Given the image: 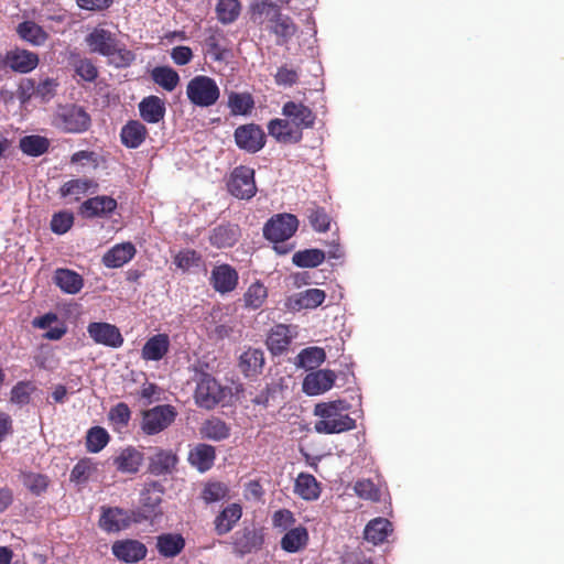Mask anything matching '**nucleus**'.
I'll use <instances>...</instances> for the list:
<instances>
[{"mask_svg":"<svg viewBox=\"0 0 564 564\" xmlns=\"http://www.w3.org/2000/svg\"><path fill=\"white\" fill-rule=\"evenodd\" d=\"M350 404L345 400L317 403L314 415L319 419L314 430L319 434H339L356 429V420L349 415Z\"/></svg>","mask_w":564,"mask_h":564,"instance_id":"obj_1","label":"nucleus"},{"mask_svg":"<svg viewBox=\"0 0 564 564\" xmlns=\"http://www.w3.org/2000/svg\"><path fill=\"white\" fill-rule=\"evenodd\" d=\"M86 43L91 53L109 57L118 68L129 67L135 61V54L120 44L115 33L104 28H95L86 36Z\"/></svg>","mask_w":564,"mask_h":564,"instance_id":"obj_2","label":"nucleus"},{"mask_svg":"<svg viewBox=\"0 0 564 564\" xmlns=\"http://www.w3.org/2000/svg\"><path fill=\"white\" fill-rule=\"evenodd\" d=\"M52 126L64 133L79 134L89 130L91 117L76 104L59 105L52 116Z\"/></svg>","mask_w":564,"mask_h":564,"instance_id":"obj_3","label":"nucleus"},{"mask_svg":"<svg viewBox=\"0 0 564 564\" xmlns=\"http://www.w3.org/2000/svg\"><path fill=\"white\" fill-rule=\"evenodd\" d=\"M299 219L289 213L272 216L263 226V236L267 240L274 242V250L280 254L289 253L293 246H280V242L289 240L299 228Z\"/></svg>","mask_w":564,"mask_h":564,"instance_id":"obj_4","label":"nucleus"},{"mask_svg":"<svg viewBox=\"0 0 564 564\" xmlns=\"http://www.w3.org/2000/svg\"><path fill=\"white\" fill-rule=\"evenodd\" d=\"M253 14L264 15L272 23L271 31L280 39L282 42H288L296 32V25L292 21V19L288 15H283L280 11V8L276 3L262 0L256 2L252 6Z\"/></svg>","mask_w":564,"mask_h":564,"instance_id":"obj_5","label":"nucleus"},{"mask_svg":"<svg viewBox=\"0 0 564 564\" xmlns=\"http://www.w3.org/2000/svg\"><path fill=\"white\" fill-rule=\"evenodd\" d=\"M188 100L197 107H210L217 102L220 96L216 80L205 75L193 77L186 86Z\"/></svg>","mask_w":564,"mask_h":564,"instance_id":"obj_6","label":"nucleus"},{"mask_svg":"<svg viewBox=\"0 0 564 564\" xmlns=\"http://www.w3.org/2000/svg\"><path fill=\"white\" fill-rule=\"evenodd\" d=\"M176 416L177 412L173 405H155L142 412L141 430L145 435H156L166 430Z\"/></svg>","mask_w":564,"mask_h":564,"instance_id":"obj_7","label":"nucleus"},{"mask_svg":"<svg viewBox=\"0 0 564 564\" xmlns=\"http://www.w3.org/2000/svg\"><path fill=\"white\" fill-rule=\"evenodd\" d=\"M228 192L239 199H251L257 193L254 170L239 165L232 170L227 182Z\"/></svg>","mask_w":564,"mask_h":564,"instance_id":"obj_8","label":"nucleus"},{"mask_svg":"<svg viewBox=\"0 0 564 564\" xmlns=\"http://www.w3.org/2000/svg\"><path fill=\"white\" fill-rule=\"evenodd\" d=\"M223 389L217 380L208 373H203L194 393L196 404L212 410L223 400Z\"/></svg>","mask_w":564,"mask_h":564,"instance_id":"obj_9","label":"nucleus"},{"mask_svg":"<svg viewBox=\"0 0 564 564\" xmlns=\"http://www.w3.org/2000/svg\"><path fill=\"white\" fill-rule=\"evenodd\" d=\"M137 514L134 510H124L119 507H102L99 519V527L108 532H119L135 522Z\"/></svg>","mask_w":564,"mask_h":564,"instance_id":"obj_10","label":"nucleus"},{"mask_svg":"<svg viewBox=\"0 0 564 564\" xmlns=\"http://www.w3.org/2000/svg\"><path fill=\"white\" fill-rule=\"evenodd\" d=\"M235 142L240 150L257 153L265 145V134L256 123H247L236 128Z\"/></svg>","mask_w":564,"mask_h":564,"instance_id":"obj_11","label":"nucleus"},{"mask_svg":"<svg viewBox=\"0 0 564 564\" xmlns=\"http://www.w3.org/2000/svg\"><path fill=\"white\" fill-rule=\"evenodd\" d=\"M87 332L96 344L111 348L121 347L124 340L120 329L116 325L106 322L89 323Z\"/></svg>","mask_w":564,"mask_h":564,"instance_id":"obj_12","label":"nucleus"},{"mask_svg":"<svg viewBox=\"0 0 564 564\" xmlns=\"http://www.w3.org/2000/svg\"><path fill=\"white\" fill-rule=\"evenodd\" d=\"M162 490L155 485L145 488L141 494L140 508L134 510L137 514L135 522L140 523L147 520H153L162 514L161 510Z\"/></svg>","mask_w":564,"mask_h":564,"instance_id":"obj_13","label":"nucleus"},{"mask_svg":"<svg viewBox=\"0 0 564 564\" xmlns=\"http://www.w3.org/2000/svg\"><path fill=\"white\" fill-rule=\"evenodd\" d=\"M209 283L217 293H230L238 286V271L228 263L215 265L210 273Z\"/></svg>","mask_w":564,"mask_h":564,"instance_id":"obj_14","label":"nucleus"},{"mask_svg":"<svg viewBox=\"0 0 564 564\" xmlns=\"http://www.w3.org/2000/svg\"><path fill=\"white\" fill-rule=\"evenodd\" d=\"M116 558L124 563H137L145 558L148 549L139 540L126 539L116 541L111 546Z\"/></svg>","mask_w":564,"mask_h":564,"instance_id":"obj_15","label":"nucleus"},{"mask_svg":"<svg viewBox=\"0 0 564 564\" xmlns=\"http://www.w3.org/2000/svg\"><path fill=\"white\" fill-rule=\"evenodd\" d=\"M282 115L288 118L303 134L304 129L314 127L316 116L303 102L286 101L282 107Z\"/></svg>","mask_w":564,"mask_h":564,"instance_id":"obj_16","label":"nucleus"},{"mask_svg":"<svg viewBox=\"0 0 564 564\" xmlns=\"http://www.w3.org/2000/svg\"><path fill=\"white\" fill-rule=\"evenodd\" d=\"M117 206V200L111 196L99 195L86 199L79 207V214L85 218L108 217Z\"/></svg>","mask_w":564,"mask_h":564,"instance_id":"obj_17","label":"nucleus"},{"mask_svg":"<svg viewBox=\"0 0 564 564\" xmlns=\"http://www.w3.org/2000/svg\"><path fill=\"white\" fill-rule=\"evenodd\" d=\"M336 373L329 369H319L306 375L303 380V391L307 395H317L333 388Z\"/></svg>","mask_w":564,"mask_h":564,"instance_id":"obj_18","label":"nucleus"},{"mask_svg":"<svg viewBox=\"0 0 564 564\" xmlns=\"http://www.w3.org/2000/svg\"><path fill=\"white\" fill-rule=\"evenodd\" d=\"M268 132L280 143H299L303 138L300 129L295 128L288 118L270 120Z\"/></svg>","mask_w":564,"mask_h":564,"instance_id":"obj_19","label":"nucleus"},{"mask_svg":"<svg viewBox=\"0 0 564 564\" xmlns=\"http://www.w3.org/2000/svg\"><path fill=\"white\" fill-rule=\"evenodd\" d=\"M40 58L36 53L26 50L9 51L4 57V65L21 74L32 72L39 65Z\"/></svg>","mask_w":564,"mask_h":564,"instance_id":"obj_20","label":"nucleus"},{"mask_svg":"<svg viewBox=\"0 0 564 564\" xmlns=\"http://www.w3.org/2000/svg\"><path fill=\"white\" fill-rule=\"evenodd\" d=\"M143 459L144 455L142 452L133 446H127L113 457L112 464L119 473L135 474L139 471Z\"/></svg>","mask_w":564,"mask_h":564,"instance_id":"obj_21","label":"nucleus"},{"mask_svg":"<svg viewBox=\"0 0 564 564\" xmlns=\"http://www.w3.org/2000/svg\"><path fill=\"white\" fill-rule=\"evenodd\" d=\"M177 463L178 457L172 449L156 448L149 458V473L154 476L172 474Z\"/></svg>","mask_w":564,"mask_h":564,"instance_id":"obj_22","label":"nucleus"},{"mask_svg":"<svg viewBox=\"0 0 564 564\" xmlns=\"http://www.w3.org/2000/svg\"><path fill=\"white\" fill-rule=\"evenodd\" d=\"M264 354L259 348H248L243 351L238 361L240 372L247 377L252 378L259 376L264 367Z\"/></svg>","mask_w":564,"mask_h":564,"instance_id":"obj_23","label":"nucleus"},{"mask_svg":"<svg viewBox=\"0 0 564 564\" xmlns=\"http://www.w3.org/2000/svg\"><path fill=\"white\" fill-rule=\"evenodd\" d=\"M135 252L132 242L117 243L102 256V263L110 269L120 268L132 260Z\"/></svg>","mask_w":564,"mask_h":564,"instance_id":"obj_24","label":"nucleus"},{"mask_svg":"<svg viewBox=\"0 0 564 564\" xmlns=\"http://www.w3.org/2000/svg\"><path fill=\"white\" fill-rule=\"evenodd\" d=\"M216 459V449L214 446L205 443L195 445L188 453V462L198 471L209 470Z\"/></svg>","mask_w":564,"mask_h":564,"instance_id":"obj_25","label":"nucleus"},{"mask_svg":"<svg viewBox=\"0 0 564 564\" xmlns=\"http://www.w3.org/2000/svg\"><path fill=\"white\" fill-rule=\"evenodd\" d=\"M170 345L167 334H156L144 343L141 357L147 361H159L169 352Z\"/></svg>","mask_w":564,"mask_h":564,"instance_id":"obj_26","label":"nucleus"},{"mask_svg":"<svg viewBox=\"0 0 564 564\" xmlns=\"http://www.w3.org/2000/svg\"><path fill=\"white\" fill-rule=\"evenodd\" d=\"M242 517V507L239 503H230L224 508L214 520L217 535L230 532Z\"/></svg>","mask_w":564,"mask_h":564,"instance_id":"obj_27","label":"nucleus"},{"mask_svg":"<svg viewBox=\"0 0 564 564\" xmlns=\"http://www.w3.org/2000/svg\"><path fill=\"white\" fill-rule=\"evenodd\" d=\"M240 237L238 225L221 224L215 227L209 235L212 246L221 249L232 247Z\"/></svg>","mask_w":564,"mask_h":564,"instance_id":"obj_28","label":"nucleus"},{"mask_svg":"<svg viewBox=\"0 0 564 564\" xmlns=\"http://www.w3.org/2000/svg\"><path fill=\"white\" fill-rule=\"evenodd\" d=\"M147 137L148 129L139 120H129L120 131L121 143L128 149L139 148Z\"/></svg>","mask_w":564,"mask_h":564,"instance_id":"obj_29","label":"nucleus"},{"mask_svg":"<svg viewBox=\"0 0 564 564\" xmlns=\"http://www.w3.org/2000/svg\"><path fill=\"white\" fill-rule=\"evenodd\" d=\"M53 280L67 294H77L84 286L83 276L70 269H56Z\"/></svg>","mask_w":564,"mask_h":564,"instance_id":"obj_30","label":"nucleus"},{"mask_svg":"<svg viewBox=\"0 0 564 564\" xmlns=\"http://www.w3.org/2000/svg\"><path fill=\"white\" fill-rule=\"evenodd\" d=\"M292 341L290 326L278 324L271 328L267 337V346L273 355L285 351Z\"/></svg>","mask_w":564,"mask_h":564,"instance_id":"obj_31","label":"nucleus"},{"mask_svg":"<svg viewBox=\"0 0 564 564\" xmlns=\"http://www.w3.org/2000/svg\"><path fill=\"white\" fill-rule=\"evenodd\" d=\"M165 104L158 96H148L139 104L141 118L149 123H158L165 116Z\"/></svg>","mask_w":564,"mask_h":564,"instance_id":"obj_32","label":"nucleus"},{"mask_svg":"<svg viewBox=\"0 0 564 564\" xmlns=\"http://www.w3.org/2000/svg\"><path fill=\"white\" fill-rule=\"evenodd\" d=\"M310 540L308 531L305 527L299 525L286 531L282 536L281 549L288 553H296L306 547Z\"/></svg>","mask_w":564,"mask_h":564,"instance_id":"obj_33","label":"nucleus"},{"mask_svg":"<svg viewBox=\"0 0 564 564\" xmlns=\"http://www.w3.org/2000/svg\"><path fill=\"white\" fill-rule=\"evenodd\" d=\"M185 547V539L178 533H163L156 536V550L163 557H175Z\"/></svg>","mask_w":564,"mask_h":564,"instance_id":"obj_34","label":"nucleus"},{"mask_svg":"<svg viewBox=\"0 0 564 564\" xmlns=\"http://www.w3.org/2000/svg\"><path fill=\"white\" fill-rule=\"evenodd\" d=\"M263 539L256 530L243 529L235 535L234 549L241 555L251 553L261 547Z\"/></svg>","mask_w":564,"mask_h":564,"instance_id":"obj_35","label":"nucleus"},{"mask_svg":"<svg viewBox=\"0 0 564 564\" xmlns=\"http://www.w3.org/2000/svg\"><path fill=\"white\" fill-rule=\"evenodd\" d=\"M294 491L302 499L313 501L317 500L321 496V487L316 478L306 473L299 474L295 485Z\"/></svg>","mask_w":564,"mask_h":564,"instance_id":"obj_36","label":"nucleus"},{"mask_svg":"<svg viewBox=\"0 0 564 564\" xmlns=\"http://www.w3.org/2000/svg\"><path fill=\"white\" fill-rule=\"evenodd\" d=\"M51 142L46 137L40 134H30L22 137L19 141V148L23 154L37 158L45 154L50 149Z\"/></svg>","mask_w":564,"mask_h":564,"instance_id":"obj_37","label":"nucleus"},{"mask_svg":"<svg viewBox=\"0 0 564 564\" xmlns=\"http://www.w3.org/2000/svg\"><path fill=\"white\" fill-rule=\"evenodd\" d=\"M392 532V524L388 519L376 518L365 528V539L373 544L384 542Z\"/></svg>","mask_w":564,"mask_h":564,"instance_id":"obj_38","label":"nucleus"},{"mask_svg":"<svg viewBox=\"0 0 564 564\" xmlns=\"http://www.w3.org/2000/svg\"><path fill=\"white\" fill-rule=\"evenodd\" d=\"M17 32L22 40L35 46L43 45L48 39V34L44 29L33 21L20 23L17 28Z\"/></svg>","mask_w":564,"mask_h":564,"instance_id":"obj_39","label":"nucleus"},{"mask_svg":"<svg viewBox=\"0 0 564 564\" xmlns=\"http://www.w3.org/2000/svg\"><path fill=\"white\" fill-rule=\"evenodd\" d=\"M200 434L205 438L219 442L229 437L230 426L221 419L213 416L203 423Z\"/></svg>","mask_w":564,"mask_h":564,"instance_id":"obj_40","label":"nucleus"},{"mask_svg":"<svg viewBox=\"0 0 564 564\" xmlns=\"http://www.w3.org/2000/svg\"><path fill=\"white\" fill-rule=\"evenodd\" d=\"M150 75L154 84L166 91H173L180 84L178 73L170 66H156Z\"/></svg>","mask_w":564,"mask_h":564,"instance_id":"obj_41","label":"nucleus"},{"mask_svg":"<svg viewBox=\"0 0 564 564\" xmlns=\"http://www.w3.org/2000/svg\"><path fill=\"white\" fill-rule=\"evenodd\" d=\"M267 297V286L262 282L256 281L251 283L243 293V306L248 310H258L264 304Z\"/></svg>","mask_w":564,"mask_h":564,"instance_id":"obj_42","label":"nucleus"},{"mask_svg":"<svg viewBox=\"0 0 564 564\" xmlns=\"http://www.w3.org/2000/svg\"><path fill=\"white\" fill-rule=\"evenodd\" d=\"M326 359L325 350L321 347H308L297 355V366L305 369H315Z\"/></svg>","mask_w":564,"mask_h":564,"instance_id":"obj_43","label":"nucleus"},{"mask_svg":"<svg viewBox=\"0 0 564 564\" xmlns=\"http://www.w3.org/2000/svg\"><path fill=\"white\" fill-rule=\"evenodd\" d=\"M228 107L232 116H245L251 112L254 101L250 94L231 93L228 96Z\"/></svg>","mask_w":564,"mask_h":564,"instance_id":"obj_44","label":"nucleus"},{"mask_svg":"<svg viewBox=\"0 0 564 564\" xmlns=\"http://www.w3.org/2000/svg\"><path fill=\"white\" fill-rule=\"evenodd\" d=\"M325 260L324 251L319 249H305L292 257V262L299 268H315Z\"/></svg>","mask_w":564,"mask_h":564,"instance_id":"obj_45","label":"nucleus"},{"mask_svg":"<svg viewBox=\"0 0 564 564\" xmlns=\"http://www.w3.org/2000/svg\"><path fill=\"white\" fill-rule=\"evenodd\" d=\"M110 441L108 432L101 426H94L86 435V449L89 453H99Z\"/></svg>","mask_w":564,"mask_h":564,"instance_id":"obj_46","label":"nucleus"},{"mask_svg":"<svg viewBox=\"0 0 564 564\" xmlns=\"http://www.w3.org/2000/svg\"><path fill=\"white\" fill-rule=\"evenodd\" d=\"M240 9L238 0H219L216 6V14L223 24H230L239 17Z\"/></svg>","mask_w":564,"mask_h":564,"instance_id":"obj_47","label":"nucleus"},{"mask_svg":"<svg viewBox=\"0 0 564 564\" xmlns=\"http://www.w3.org/2000/svg\"><path fill=\"white\" fill-rule=\"evenodd\" d=\"M91 187H97V184L89 178H74L65 182L59 188V194L63 197L79 196L87 193Z\"/></svg>","mask_w":564,"mask_h":564,"instance_id":"obj_48","label":"nucleus"},{"mask_svg":"<svg viewBox=\"0 0 564 564\" xmlns=\"http://www.w3.org/2000/svg\"><path fill=\"white\" fill-rule=\"evenodd\" d=\"M22 484L29 489L34 496H41L46 491L50 479L46 475L36 473H22Z\"/></svg>","mask_w":564,"mask_h":564,"instance_id":"obj_49","label":"nucleus"},{"mask_svg":"<svg viewBox=\"0 0 564 564\" xmlns=\"http://www.w3.org/2000/svg\"><path fill=\"white\" fill-rule=\"evenodd\" d=\"M108 419L116 430L121 431L129 425L131 410L127 403L119 402L109 410Z\"/></svg>","mask_w":564,"mask_h":564,"instance_id":"obj_50","label":"nucleus"},{"mask_svg":"<svg viewBox=\"0 0 564 564\" xmlns=\"http://www.w3.org/2000/svg\"><path fill=\"white\" fill-rule=\"evenodd\" d=\"M202 262V254L194 249H183L174 257V264L184 272L191 268L199 267Z\"/></svg>","mask_w":564,"mask_h":564,"instance_id":"obj_51","label":"nucleus"},{"mask_svg":"<svg viewBox=\"0 0 564 564\" xmlns=\"http://www.w3.org/2000/svg\"><path fill=\"white\" fill-rule=\"evenodd\" d=\"M229 489L220 481H208L205 484L200 497L206 503L220 501L227 497Z\"/></svg>","mask_w":564,"mask_h":564,"instance_id":"obj_52","label":"nucleus"},{"mask_svg":"<svg viewBox=\"0 0 564 564\" xmlns=\"http://www.w3.org/2000/svg\"><path fill=\"white\" fill-rule=\"evenodd\" d=\"M326 294L321 289H307L299 294L296 300L301 308H316L325 301Z\"/></svg>","mask_w":564,"mask_h":564,"instance_id":"obj_53","label":"nucleus"},{"mask_svg":"<svg viewBox=\"0 0 564 564\" xmlns=\"http://www.w3.org/2000/svg\"><path fill=\"white\" fill-rule=\"evenodd\" d=\"M307 217L314 230L319 232L329 230L330 218L323 207L314 205L308 209Z\"/></svg>","mask_w":564,"mask_h":564,"instance_id":"obj_54","label":"nucleus"},{"mask_svg":"<svg viewBox=\"0 0 564 564\" xmlns=\"http://www.w3.org/2000/svg\"><path fill=\"white\" fill-rule=\"evenodd\" d=\"M355 494L365 500L379 501L380 490L370 479L357 480L354 485Z\"/></svg>","mask_w":564,"mask_h":564,"instance_id":"obj_55","label":"nucleus"},{"mask_svg":"<svg viewBox=\"0 0 564 564\" xmlns=\"http://www.w3.org/2000/svg\"><path fill=\"white\" fill-rule=\"evenodd\" d=\"M74 224V215L70 212H58L53 215L51 220V230L54 234H66Z\"/></svg>","mask_w":564,"mask_h":564,"instance_id":"obj_56","label":"nucleus"},{"mask_svg":"<svg viewBox=\"0 0 564 564\" xmlns=\"http://www.w3.org/2000/svg\"><path fill=\"white\" fill-rule=\"evenodd\" d=\"M296 519L289 509H279L272 514V525L280 531H288L293 528Z\"/></svg>","mask_w":564,"mask_h":564,"instance_id":"obj_57","label":"nucleus"},{"mask_svg":"<svg viewBox=\"0 0 564 564\" xmlns=\"http://www.w3.org/2000/svg\"><path fill=\"white\" fill-rule=\"evenodd\" d=\"M75 73L85 82H94L98 77V69L89 58H80L74 64Z\"/></svg>","mask_w":564,"mask_h":564,"instance_id":"obj_58","label":"nucleus"},{"mask_svg":"<svg viewBox=\"0 0 564 564\" xmlns=\"http://www.w3.org/2000/svg\"><path fill=\"white\" fill-rule=\"evenodd\" d=\"M93 470L94 467L89 459H80L70 471V480L77 484L85 482L89 479Z\"/></svg>","mask_w":564,"mask_h":564,"instance_id":"obj_59","label":"nucleus"},{"mask_svg":"<svg viewBox=\"0 0 564 564\" xmlns=\"http://www.w3.org/2000/svg\"><path fill=\"white\" fill-rule=\"evenodd\" d=\"M31 383L25 381L18 382L11 390V401L17 404H26L30 401Z\"/></svg>","mask_w":564,"mask_h":564,"instance_id":"obj_60","label":"nucleus"},{"mask_svg":"<svg viewBox=\"0 0 564 564\" xmlns=\"http://www.w3.org/2000/svg\"><path fill=\"white\" fill-rule=\"evenodd\" d=\"M58 83L54 78H45L36 85L35 95L42 100H48L56 94Z\"/></svg>","mask_w":564,"mask_h":564,"instance_id":"obj_61","label":"nucleus"},{"mask_svg":"<svg viewBox=\"0 0 564 564\" xmlns=\"http://www.w3.org/2000/svg\"><path fill=\"white\" fill-rule=\"evenodd\" d=\"M275 83L280 86H293L299 79L296 70L282 66L274 76Z\"/></svg>","mask_w":564,"mask_h":564,"instance_id":"obj_62","label":"nucleus"},{"mask_svg":"<svg viewBox=\"0 0 564 564\" xmlns=\"http://www.w3.org/2000/svg\"><path fill=\"white\" fill-rule=\"evenodd\" d=\"M171 58L178 66L186 65L193 58V51L188 46H175L171 51Z\"/></svg>","mask_w":564,"mask_h":564,"instance_id":"obj_63","label":"nucleus"},{"mask_svg":"<svg viewBox=\"0 0 564 564\" xmlns=\"http://www.w3.org/2000/svg\"><path fill=\"white\" fill-rule=\"evenodd\" d=\"M84 161L91 164L95 169L98 167V165H99L98 155L94 151L82 150V151L75 152L70 156L72 164L82 163Z\"/></svg>","mask_w":564,"mask_h":564,"instance_id":"obj_64","label":"nucleus"}]
</instances>
